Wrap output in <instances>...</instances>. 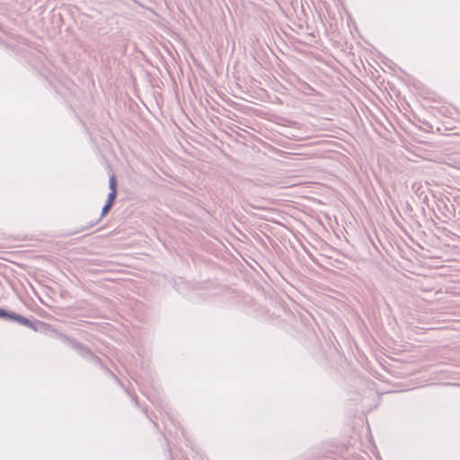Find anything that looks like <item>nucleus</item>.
Listing matches in <instances>:
<instances>
[{
    "label": "nucleus",
    "mask_w": 460,
    "mask_h": 460,
    "mask_svg": "<svg viewBox=\"0 0 460 460\" xmlns=\"http://www.w3.org/2000/svg\"><path fill=\"white\" fill-rule=\"evenodd\" d=\"M449 161L445 162L447 164L454 167V168H460V161H456V159L448 157Z\"/></svg>",
    "instance_id": "obj_6"
},
{
    "label": "nucleus",
    "mask_w": 460,
    "mask_h": 460,
    "mask_svg": "<svg viewBox=\"0 0 460 460\" xmlns=\"http://www.w3.org/2000/svg\"><path fill=\"white\" fill-rule=\"evenodd\" d=\"M117 198V191H110L107 197L108 200H112L115 202V199Z\"/></svg>",
    "instance_id": "obj_7"
},
{
    "label": "nucleus",
    "mask_w": 460,
    "mask_h": 460,
    "mask_svg": "<svg viewBox=\"0 0 460 460\" xmlns=\"http://www.w3.org/2000/svg\"><path fill=\"white\" fill-rule=\"evenodd\" d=\"M133 400L135 401V402L137 404V399L136 396L133 397Z\"/></svg>",
    "instance_id": "obj_13"
},
{
    "label": "nucleus",
    "mask_w": 460,
    "mask_h": 460,
    "mask_svg": "<svg viewBox=\"0 0 460 460\" xmlns=\"http://www.w3.org/2000/svg\"><path fill=\"white\" fill-rule=\"evenodd\" d=\"M114 204V201L106 199L105 205H108L109 207L112 208Z\"/></svg>",
    "instance_id": "obj_12"
},
{
    "label": "nucleus",
    "mask_w": 460,
    "mask_h": 460,
    "mask_svg": "<svg viewBox=\"0 0 460 460\" xmlns=\"http://www.w3.org/2000/svg\"><path fill=\"white\" fill-rule=\"evenodd\" d=\"M4 321L9 323H16L35 332L40 331L42 327L47 325L45 323L35 319L32 315H31L30 318H27L19 314H16L15 312L9 310H7L6 312Z\"/></svg>",
    "instance_id": "obj_2"
},
{
    "label": "nucleus",
    "mask_w": 460,
    "mask_h": 460,
    "mask_svg": "<svg viewBox=\"0 0 460 460\" xmlns=\"http://www.w3.org/2000/svg\"><path fill=\"white\" fill-rule=\"evenodd\" d=\"M110 191H117V178L115 174H111L109 179Z\"/></svg>",
    "instance_id": "obj_5"
},
{
    "label": "nucleus",
    "mask_w": 460,
    "mask_h": 460,
    "mask_svg": "<svg viewBox=\"0 0 460 460\" xmlns=\"http://www.w3.org/2000/svg\"><path fill=\"white\" fill-rule=\"evenodd\" d=\"M437 209L441 217H437L444 223H447L453 217H456V203L452 202L448 198L440 199L437 202Z\"/></svg>",
    "instance_id": "obj_3"
},
{
    "label": "nucleus",
    "mask_w": 460,
    "mask_h": 460,
    "mask_svg": "<svg viewBox=\"0 0 460 460\" xmlns=\"http://www.w3.org/2000/svg\"><path fill=\"white\" fill-rule=\"evenodd\" d=\"M456 217L460 220V203L456 202Z\"/></svg>",
    "instance_id": "obj_8"
},
{
    "label": "nucleus",
    "mask_w": 460,
    "mask_h": 460,
    "mask_svg": "<svg viewBox=\"0 0 460 460\" xmlns=\"http://www.w3.org/2000/svg\"><path fill=\"white\" fill-rule=\"evenodd\" d=\"M111 209V207H109L108 205L104 204V206L102 207L100 217L97 220L91 222L88 226H85L82 227L80 232H82L84 230H87V229L96 226L101 221V219L102 217H104L110 212Z\"/></svg>",
    "instance_id": "obj_4"
},
{
    "label": "nucleus",
    "mask_w": 460,
    "mask_h": 460,
    "mask_svg": "<svg viewBox=\"0 0 460 460\" xmlns=\"http://www.w3.org/2000/svg\"><path fill=\"white\" fill-rule=\"evenodd\" d=\"M107 374L108 376H111V374H114L111 369H109L106 366H104V367L102 368Z\"/></svg>",
    "instance_id": "obj_10"
},
{
    "label": "nucleus",
    "mask_w": 460,
    "mask_h": 460,
    "mask_svg": "<svg viewBox=\"0 0 460 460\" xmlns=\"http://www.w3.org/2000/svg\"><path fill=\"white\" fill-rule=\"evenodd\" d=\"M58 338L63 343L67 344L71 349L78 351V353L84 358L90 359L93 364L99 366L101 368L104 367V364L100 357L95 355L87 346L84 345L76 339L65 335L58 334Z\"/></svg>",
    "instance_id": "obj_1"
},
{
    "label": "nucleus",
    "mask_w": 460,
    "mask_h": 460,
    "mask_svg": "<svg viewBox=\"0 0 460 460\" xmlns=\"http://www.w3.org/2000/svg\"><path fill=\"white\" fill-rule=\"evenodd\" d=\"M111 377H112L115 380V382H117L118 384L121 385L120 380L119 379V377L115 374H111Z\"/></svg>",
    "instance_id": "obj_11"
},
{
    "label": "nucleus",
    "mask_w": 460,
    "mask_h": 460,
    "mask_svg": "<svg viewBox=\"0 0 460 460\" xmlns=\"http://www.w3.org/2000/svg\"><path fill=\"white\" fill-rule=\"evenodd\" d=\"M7 310L4 308L0 307V319L4 320L5 319Z\"/></svg>",
    "instance_id": "obj_9"
}]
</instances>
